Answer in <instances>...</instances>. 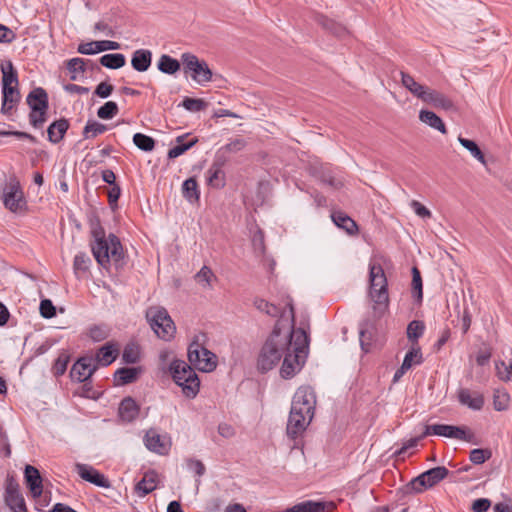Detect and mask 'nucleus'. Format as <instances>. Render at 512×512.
<instances>
[{
    "label": "nucleus",
    "mask_w": 512,
    "mask_h": 512,
    "mask_svg": "<svg viewBox=\"0 0 512 512\" xmlns=\"http://www.w3.org/2000/svg\"><path fill=\"white\" fill-rule=\"evenodd\" d=\"M69 362V356L60 354L53 364V373L55 376H61L65 373Z\"/></svg>",
    "instance_id": "13d9d810"
},
{
    "label": "nucleus",
    "mask_w": 512,
    "mask_h": 512,
    "mask_svg": "<svg viewBox=\"0 0 512 512\" xmlns=\"http://www.w3.org/2000/svg\"><path fill=\"white\" fill-rule=\"evenodd\" d=\"M212 277H214V274L212 270L207 266H203L195 275L196 281L200 284H203L204 287H210Z\"/></svg>",
    "instance_id": "bf43d9fd"
},
{
    "label": "nucleus",
    "mask_w": 512,
    "mask_h": 512,
    "mask_svg": "<svg viewBox=\"0 0 512 512\" xmlns=\"http://www.w3.org/2000/svg\"><path fill=\"white\" fill-rule=\"evenodd\" d=\"M425 330V325L423 321L413 320L407 326V338L412 345H418V339L422 337Z\"/></svg>",
    "instance_id": "a19ab883"
},
{
    "label": "nucleus",
    "mask_w": 512,
    "mask_h": 512,
    "mask_svg": "<svg viewBox=\"0 0 512 512\" xmlns=\"http://www.w3.org/2000/svg\"><path fill=\"white\" fill-rule=\"evenodd\" d=\"M26 103L30 108L29 123L35 129H41L47 121L49 108V97L47 91L42 87L32 89L27 97Z\"/></svg>",
    "instance_id": "423d86ee"
},
{
    "label": "nucleus",
    "mask_w": 512,
    "mask_h": 512,
    "mask_svg": "<svg viewBox=\"0 0 512 512\" xmlns=\"http://www.w3.org/2000/svg\"><path fill=\"white\" fill-rule=\"evenodd\" d=\"M142 373L141 367H123L114 373L116 385L123 386L135 382Z\"/></svg>",
    "instance_id": "393cba45"
},
{
    "label": "nucleus",
    "mask_w": 512,
    "mask_h": 512,
    "mask_svg": "<svg viewBox=\"0 0 512 512\" xmlns=\"http://www.w3.org/2000/svg\"><path fill=\"white\" fill-rule=\"evenodd\" d=\"M99 62L108 69H119L125 65L126 58L121 53L105 54L100 57Z\"/></svg>",
    "instance_id": "ea45409f"
},
{
    "label": "nucleus",
    "mask_w": 512,
    "mask_h": 512,
    "mask_svg": "<svg viewBox=\"0 0 512 512\" xmlns=\"http://www.w3.org/2000/svg\"><path fill=\"white\" fill-rule=\"evenodd\" d=\"M119 353L118 348L113 343L102 346L96 354V362L101 366H108L115 361Z\"/></svg>",
    "instance_id": "c756f323"
},
{
    "label": "nucleus",
    "mask_w": 512,
    "mask_h": 512,
    "mask_svg": "<svg viewBox=\"0 0 512 512\" xmlns=\"http://www.w3.org/2000/svg\"><path fill=\"white\" fill-rule=\"evenodd\" d=\"M254 305L259 311L271 317H279L278 320H281V327H287V325L284 324V312H282L279 307L261 298L255 299Z\"/></svg>",
    "instance_id": "7c9ffc66"
},
{
    "label": "nucleus",
    "mask_w": 512,
    "mask_h": 512,
    "mask_svg": "<svg viewBox=\"0 0 512 512\" xmlns=\"http://www.w3.org/2000/svg\"><path fill=\"white\" fill-rule=\"evenodd\" d=\"M189 363L201 372H212L217 367V356L208 350L196 336L187 350Z\"/></svg>",
    "instance_id": "6e6552de"
},
{
    "label": "nucleus",
    "mask_w": 512,
    "mask_h": 512,
    "mask_svg": "<svg viewBox=\"0 0 512 512\" xmlns=\"http://www.w3.org/2000/svg\"><path fill=\"white\" fill-rule=\"evenodd\" d=\"M459 143L466 148L474 158L480 161L482 164H485V157L477 143L473 140L463 138L461 136L458 137Z\"/></svg>",
    "instance_id": "49530a36"
},
{
    "label": "nucleus",
    "mask_w": 512,
    "mask_h": 512,
    "mask_svg": "<svg viewBox=\"0 0 512 512\" xmlns=\"http://www.w3.org/2000/svg\"><path fill=\"white\" fill-rule=\"evenodd\" d=\"M449 474V470L444 466L431 468L419 476L413 478L407 487L415 493L423 492L425 489L432 488Z\"/></svg>",
    "instance_id": "9b49d317"
},
{
    "label": "nucleus",
    "mask_w": 512,
    "mask_h": 512,
    "mask_svg": "<svg viewBox=\"0 0 512 512\" xmlns=\"http://www.w3.org/2000/svg\"><path fill=\"white\" fill-rule=\"evenodd\" d=\"M139 349L133 344H127L122 352V361L126 364H135L139 361Z\"/></svg>",
    "instance_id": "603ef678"
},
{
    "label": "nucleus",
    "mask_w": 512,
    "mask_h": 512,
    "mask_svg": "<svg viewBox=\"0 0 512 512\" xmlns=\"http://www.w3.org/2000/svg\"><path fill=\"white\" fill-rule=\"evenodd\" d=\"M457 398L460 404L467 406L474 411H479L484 406V396L479 392H471L467 388L459 389Z\"/></svg>",
    "instance_id": "f3484780"
},
{
    "label": "nucleus",
    "mask_w": 512,
    "mask_h": 512,
    "mask_svg": "<svg viewBox=\"0 0 512 512\" xmlns=\"http://www.w3.org/2000/svg\"><path fill=\"white\" fill-rule=\"evenodd\" d=\"M181 63L185 74H190L192 79L199 84H204L212 80V71L204 60H200L196 55L186 52L181 55Z\"/></svg>",
    "instance_id": "9d476101"
},
{
    "label": "nucleus",
    "mask_w": 512,
    "mask_h": 512,
    "mask_svg": "<svg viewBox=\"0 0 512 512\" xmlns=\"http://www.w3.org/2000/svg\"><path fill=\"white\" fill-rule=\"evenodd\" d=\"M39 310L41 316L46 319H50L56 315V308L49 299H43L40 302Z\"/></svg>",
    "instance_id": "052dcab7"
},
{
    "label": "nucleus",
    "mask_w": 512,
    "mask_h": 512,
    "mask_svg": "<svg viewBox=\"0 0 512 512\" xmlns=\"http://www.w3.org/2000/svg\"><path fill=\"white\" fill-rule=\"evenodd\" d=\"M408 362L410 369L414 364L419 365L423 362V356L419 345H412L411 349L406 353L402 363Z\"/></svg>",
    "instance_id": "8fccbe9b"
},
{
    "label": "nucleus",
    "mask_w": 512,
    "mask_h": 512,
    "mask_svg": "<svg viewBox=\"0 0 512 512\" xmlns=\"http://www.w3.org/2000/svg\"><path fill=\"white\" fill-rule=\"evenodd\" d=\"M152 63V52L148 49H138L133 52L131 66L137 72L147 71Z\"/></svg>",
    "instance_id": "b1692460"
},
{
    "label": "nucleus",
    "mask_w": 512,
    "mask_h": 512,
    "mask_svg": "<svg viewBox=\"0 0 512 512\" xmlns=\"http://www.w3.org/2000/svg\"><path fill=\"white\" fill-rule=\"evenodd\" d=\"M146 319L156 335L168 341L174 337L176 327L168 311L161 306H151L146 310Z\"/></svg>",
    "instance_id": "0eeeda50"
},
{
    "label": "nucleus",
    "mask_w": 512,
    "mask_h": 512,
    "mask_svg": "<svg viewBox=\"0 0 512 512\" xmlns=\"http://www.w3.org/2000/svg\"><path fill=\"white\" fill-rule=\"evenodd\" d=\"M24 477L32 496L34 498L40 497L43 492V485L39 470L34 466L26 465L24 470Z\"/></svg>",
    "instance_id": "a211bd4d"
},
{
    "label": "nucleus",
    "mask_w": 512,
    "mask_h": 512,
    "mask_svg": "<svg viewBox=\"0 0 512 512\" xmlns=\"http://www.w3.org/2000/svg\"><path fill=\"white\" fill-rule=\"evenodd\" d=\"M401 82L402 85L415 97L421 99L423 101L426 93L429 90V87L424 86L418 83L410 74L401 71Z\"/></svg>",
    "instance_id": "bb28decb"
},
{
    "label": "nucleus",
    "mask_w": 512,
    "mask_h": 512,
    "mask_svg": "<svg viewBox=\"0 0 512 512\" xmlns=\"http://www.w3.org/2000/svg\"><path fill=\"white\" fill-rule=\"evenodd\" d=\"M93 362L94 359L91 357H82L78 359L71 368V379L80 383L86 382L90 379L97 368Z\"/></svg>",
    "instance_id": "ddd939ff"
},
{
    "label": "nucleus",
    "mask_w": 512,
    "mask_h": 512,
    "mask_svg": "<svg viewBox=\"0 0 512 512\" xmlns=\"http://www.w3.org/2000/svg\"><path fill=\"white\" fill-rule=\"evenodd\" d=\"M119 112V108L116 102L108 101L102 105L98 111L97 116L104 120H109L115 117Z\"/></svg>",
    "instance_id": "3c124183"
},
{
    "label": "nucleus",
    "mask_w": 512,
    "mask_h": 512,
    "mask_svg": "<svg viewBox=\"0 0 512 512\" xmlns=\"http://www.w3.org/2000/svg\"><path fill=\"white\" fill-rule=\"evenodd\" d=\"M491 506V502L486 498L476 499L472 504V510L474 512H486Z\"/></svg>",
    "instance_id": "774afa93"
},
{
    "label": "nucleus",
    "mask_w": 512,
    "mask_h": 512,
    "mask_svg": "<svg viewBox=\"0 0 512 512\" xmlns=\"http://www.w3.org/2000/svg\"><path fill=\"white\" fill-rule=\"evenodd\" d=\"M145 446L148 450L165 455L169 451V444L155 431L149 430L144 437Z\"/></svg>",
    "instance_id": "6ab92c4d"
},
{
    "label": "nucleus",
    "mask_w": 512,
    "mask_h": 512,
    "mask_svg": "<svg viewBox=\"0 0 512 512\" xmlns=\"http://www.w3.org/2000/svg\"><path fill=\"white\" fill-rule=\"evenodd\" d=\"M510 403V395L505 389H495L493 393V407L496 411H505Z\"/></svg>",
    "instance_id": "c03bdc74"
},
{
    "label": "nucleus",
    "mask_w": 512,
    "mask_h": 512,
    "mask_svg": "<svg viewBox=\"0 0 512 512\" xmlns=\"http://www.w3.org/2000/svg\"><path fill=\"white\" fill-rule=\"evenodd\" d=\"M423 102H426L435 108L450 111L454 109L453 101L443 93L430 89L426 93Z\"/></svg>",
    "instance_id": "aec40b11"
},
{
    "label": "nucleus",
    "mask_w": 512,
    "mask_h": 512,
    "mask_svg": "<svg viewBox=\"0 0 512 512\" xmlns=\"http://www.w3.org/2000/svg\"><path fill=\"white\" fill-rule=\"evenodd\" d=\"M140 411L139 405L132 397H125L119 405L118 414L122 421L132 422L134 421Z\"/></svg>",
    "instance_id": "412c9836"
},
{
    "label": "nucleus",
    "mask_w": 512,
    "mask_h": 512,
    "mask_svg": "<svg viewBox=\"0 0 512 512\" xmlns=\"http://www.w3.org/2000/svg\"><path fill=\"white\" fill-rule=\"evenodd\" d=\"M293 399L296 400L297 405H306L309 407H315L316 405V396L311 387L298 388Z\"/></svg>",
    "instance_id": "c9c22d12"
},
{
    "label": "nucleus",
    "mask_w": 512,
    "mask_h": 512,
    "mask_svg": "<svg viewBox=\"0 0 512 512\" xmlns=\"http://www.w3.org/2000/svg\"><path fill=\"white\" fill-rule=\"evenodd\" d=\"M310 422L307 416L296 412V409L290 410L286 428L288 437L296 439L306 430Z\"/></svg>",
    "instance_id": "dca6fc26"
},
{
    "label": "nucleus",
    "mask_w": 512,
    "mask_h": 512,
    "mask_svg": "<svg viewBox=\"0 0 512 512\" xmlns=\"http://www.w3.org/2000/svg\"><path fill=\"white\" fill-rule=\"evenodd\" d=\"M4 501L13 512H28L19 484L12 477L6 480Z\"/></svg>",
    "instance_id": "f8f14e48"
},
{
    "label": "nucleus",
    "mask_w": 512,
    "mask_h": 512,
    "mask_svg": "<svg viewBox=\"0 0 512 512\" xmlns=\"http://www.w3.org/2000/svg\"><path fill=\"white\" fill-rule=\"evenodd\" d=\"M91 264L90 257L85 252H79L74 257L73 268L74 272H86Z\"/></svg>",
    "instance_id": "864d4df0"
},
{
    "label": "nucleus",
    "mask_w": 512,
    "mask_h": 512,
    "mask_svg": "<svg viewBox=\"0 0 512 512\" xmlns=\"http://www.w3.org/2000/svg\"><path fill=\"white\" fill-rule=\"evenodd\" d=\"M20 101V93L17 88H10V93L5 95V90L2 89V105L1 113L10 115L14 106Z\"/></svg>",
    "instance_id": "72a5a7b5"
},
{
    "label": "nucleus",
    "mask_w": 512,
    "mask_h": 512,
    "mask_svg": "<svg viewBox=\"0 0 512 512\" xmlns=\"http://www.w3.org/2000/svg\"><path fill=\"white\" fill-rule=\"evenodd\" d=\"M316 21L319 25H321L325 30L329 31L333 35L337 37H342L347 33V30L344 26L335 21L328 19L323 15H318L316 17Z\"/></svg>",
    "instance_id": "4c0bfd02"
},
{
    "label": "nucleus",
    "mask_w": 512,
    "mask_h": 512,
    "mask_svg": "<svg viewBox=\"0 0 512 512\" xmlns=\"http://www.w3.org/2000/svg\"><path fill=\"white\" fill-rule=\"evenodd\" d=\"M90 62V60H85L83 58L75 57L67 61L66 68L70 73H72L70 79L75 81L77 79L76 73H84L86 71V64Z\"/></svg>",
    "instance_id": "de8ad7c7"
},
{
    "label": "nucleus",
    "mask_w": 512,
    "mask_h": 512,
    "mask_svg": "<svg viewBox=\"0 0 512 512\" xmlns=\"http://www.w3.org/2000/svg\"><path fill=\"white\" fill-rule=\"evenodd\" d=\"M181 105L190 112H199L207 107V102L203 99L185 97Z\"/></svg>",
    "instance_id": "6e6d98bb"
},
{
    "label": "nucleus",
    "mask_w": 512,
    "mask_h": 512,
    "mask_svg": "<svg viewBox=\"0 0 512 512\" xmlns=\"http://www.w3.org/2000/svg\"><path fill=\"white\" fill-rule=\"evenodd\" d=\"M324 510V502L307 500L287 508L284 512H323Z\"/></svg>",
    "instance_id": "e433bc0d"
},
{
    "label": "nucleus",
    "mask_w": 512,
    "mask_h": 512,
    "mask_svg": "<svg viewBox=\"0 0 512 512\" xmlns=\"http://www.w3.org/2000/svg\"><path fill=\"white\" fill-rule=\"evenodd\" d=\"M370 296L372 300L384 309L388 307V283L381 264L370 263L369 265Z\"/></svg>",
    "instance_id": "1a4fd4ad"
},
{
    "label": "nucleus",
    "mask_w": 512,
    "mask_h": 512,
    "mask_svg": "<svg viewBox=\"0 0 512 512\" xmlns=\"http://www.w3.org/2000/svg\"><path fill=\"white\" fill-rule=\"evenodd\" d=\"M492 456L490 449L477 448L470 452L469 459L473 464L480 465L489 460Z\"/></svg>",
    "instance_id": "5fc2aeb1"
},
{
    "label": "nucleus",
    "mask_w": 512,
    "mask_h": 512,
    "mask_svg": "<svg viewBox=\"0 0 512 512\" xmlns=\"http://www.w3.org/2000/svg\"><path fill=\"white\" fill-rule=\"evenodd\" d=\"M113 85L107 82H101L96 86L94 94L100 98H108L113 92Z\"/></svg>",
    "instance_id": "338daca9"
},
{
    "label": "nucleus",
    "mask_w": 512,
    "mask_h": 512,
    "mask_svg": "<svg viewBox=\"0 0 512 512\" xmlns=\"http://www.w3.org/2000/svg\"><path fill=\"white\" fill-rule=\"evenodd\" d=\"M194 369L191 364L175 358L168 366L173 381L182 388L183 394L189 399L195 398L200 390V380Z\"/></svg>",
    "instance_id": "20e7f679"
},
{
    "label": "nucleus",
    "mask_w": 512,
    "mask_h": 512,
    "mask_svg": "<svg viewBox=\"0 0 512 512\" xmlns=\"http://www.w3.org/2000/svg\"><path fill=\"white\" fill-rule=\"evenodd\" d=\"M289 323L286 328L281 327V320H277L271 334L264 342L258 359L257 368L262 373L272 370L283 358L287 350H291V344L296 337L295 312L292 302H288Z\"/></svg>",
    "instance_id": "f257e3e1"
},
{
    "label": "nucleus",
    "mask_w": 512,
    "mask_h": 512,
    "mask_svg": "<svg viewBox=\"0 0 512 512\" xmlns=\"http://www.w3.org/2000/svg\"><path fill=\"white\" fill-rule=\"evenodd\" d=\"M182 194L190 203H194L199 200L200 190L195 177H190L183 182Z\"/></svg>",
    "instance_id": "473e14b6"
},
{
    "label": "nucleus",
    "mask_w": 512,
    "mask_h": 512,
    "mask_svg": "<svg viewBox=\"0 0 512 512\" xmlns=\"http://www.w3.org/2000/svg\"><path fill=\"white\" fill-rule=\"evenodd\" d=\"M419 119L421 122L427 124L428 126H430L433 129L438 130L442 134L447 133V129H446L444 122L433 111L421 110L419 112Z\"/></svg>",
    "instance_id": "2f4dec72"
},
{
    "label": "nucleus",
    "mask_w": 512,
    "mask_h": 512,
    "mask_svg": "<svg viewBox=\"0 0 512 512\" xmlns=\"http://www.w3.org/2000/svg\"><path fill=\"white\" fill-rule=\"evenodd\" d=\"M157 68L164 74L172 75L180 70L181 63L177 59L167 54H163L158 60Z\"/></svg>",
    "instance_id": "f704fd0d"
},
{
    "label": "nucleus",
    "mask_w": 512,
    "mask_h": 512,
    "mask_svg": "<svg viewBox=\"0 0 512 512\" xmlns=\"http://www.w3.org/2000/svg\"><path fill=\"white\" fill-rule=\"evenodd\" d=\"M412 296L416 302L421 303L423 299L422 277L417 267L412 268Z\"/></svg>",
    "instance_id": "37998d69"
},
{
    "label": "nucleus",
    "mask_w": 512,
    "mask_h": 512,
    "mask_svg": "<svg viewBox=\"0 0 512 512\" xmlns=\"http://www.w3.org/2000/svg\"><path fill=\"white\" fill-rule=\"evenodd\" d=\"M451 438L466 442H473L474 434L469 432L465 427L454 426Z\"/></svg>",
    "instance_id": "680f3d73"
},
{
    "label": "nucleus",
    "mask_w": 512,
    "mask_h": 512,
    "mask_svg": "<svg viewBox=\"0 0 512 512\" xmlns=\"http://www.w3.org/2000/svg\"><path fill=\"white\" fill-rule=\"evenodd\" d=\"M509 365L504 361H497L495 363L496 376L504 382L510 381V375L508 373Z\"/></svg>",
    "instance_id": "0e129e2a"
},
{
    "label": "nucleus",
    "mask_w": 512,
    "mask_h": 512,
    "mask_svg": "<svg viewBox=\"0 0 512 512\" xmlns=\"http://www.w3.org/2000/svg\"><path fill=\"white\" fill-rule=\"evenodd\" d=\"M331 218L337 227L345 230L350 235H354L358 231L356 222L342 211H334Z\"/></svg>",
    "instance_id": "c85d7f7f"
},
{
    "label": "nucleus",
    "mask_w": 512,
    "mask_h": 512,
    "mask_svg": "<svg viewBox=\"0 0 512 512\" xmlns=\"http://www.w3.org/2000/svg\"><path fill=\"white\" fill-rule=\"evenodd\" d=\"M309 346V337L302 328L296 329V337L291 344V350H287L283 356V363L280 369L281 377L290 379L294 377L303 367Z\"/></svg>",
    "instance_id": "7ed1b4c3"
},
{
    "label": "nucleus",
    "mask_w": 512,
    "mask_h": 512,
    "mask_svg": "<svg viewBox=\"0 0 512 512\" xmlns=\"http://www.w3.org/2000/svg\"><path fill=\"white\" fill-rule=\"evenodd\" d=\"M107 129L108 127L105 124L89 120L83 129L82 135L84 139H91L103 134Z\"/></svg>",
    "instance_id": "79ce46f5"
},
{
    "label": "nucleus",
    "mask_w": 512,
    "mask_h": 512,
    "mask_svg": "<svg viewBox=\"0 0 512 512\" xmlns=\"http://www.w3.org/2000/svg\"><path fill=\"white\" fill-rule=\"evenodd\" d=\"M89 336L93 341L100 342L107 338L108 332L103 326H93L89 329Z\"/></svg>",
    "instance_id": "69168bd1"
},
{
    "label": "nucleus",
    "mask_w": 512,
    "mask_h": 512,
    "mask_svg": "<svg viewBox=\"0 0 512 512\" xmlns=\"http://www.w3.org/2000/svg\"><path fill=\"white\" fill-rule=\"evenodd\" d=\"M2 71V89L5 90V95L10 93V88H17L18 73L14 68L11 61H7L6 64L1 65Z\"/></svg>",
    "instance_id": "5701e85b"
},
{
    "label": "nucleus",
    "mask_w": 512,
    "mask_h": 512,
    "mask_svg": "<svg viewBox=\"0 0 512 512\" xmlns=\"http://www.w3.org/2000/svg\"><path fill=\"white\" fill-rule=\"evenodd\" d=\"M95 44V52L100 53L107 50H118L120 48V44L111 40H101V41H93Z\"/></svg>",
    "instance_id": "e2e57ef3"
},
{
    "label": "nucleus",
    "mask_w": 512,
    "mask_h": 512,
    "mask_svg": "<svg viewBox=\"0 0 512 512\" xmlns=\"http://www.w3.org/2000/svg\"><path fill=\"white\" fill-rule=\"evenodd\" d=\"M91 251L96 262L104 269L108 270L113 263L116 269L123 268L126 264L125 253L120 239L113 233L106 236L105 229L100 220L96 218L91 221Z\"/></svg>",
    "instance_id": "f03ea898"
},
{
    "label": "nucleus",
    "mask_w": 512,
    "mask_h": 512,
    "mask_svg": "<svg viewBox=\"0 0 512 512\" xmlns=\"http://www.w3.org/2000/svg\"><path fill=\"white\" fill-rule=\"evenodd\" d=\"M133 143L142 151L150 152L155 147V140L143 133H136L133 136Z\"/></svg>",
    "instance_id": "09e8293b"
},
{
    "label": "nucleus",
    "mask_w": 512,
    "mask_h": 512,
    "mask_svg": "<svg viewBox=\"0 0 512 512\" xmlns=\"http://www.w3.org/2000/svg\"><path fill=\"white\" fill-rule=\"evenodd\" d=\"M453 429H454V425H447V424L427 425L423 432V436L437 435V436H444L447 438H451Z\"/></svg>",
    "instance_id": "a18cd8bd"
},
{
    "label": "nucleus",
    "mask_w": 512,
    "mask_h": 512,
    "mask_svg": "<svg viewBox=\"0 0 512 512\" xmlns=\"http://www.w3.org/2000/svg\"><path fill=\"white\" fill-rule=\"evenodd\" d=\"M184 138H185V135L178 136L176 138L177 145L172 147L168 151L169 159H174V158L179 157L180 155L184 154L187 150L192 148L198 142L197 138H193L190 141H188L187 143H183Z\"/></svg>",
    "instance_id": "58836bf2"
},
{
    "label": "nucleus",
    "mask_w": 512,
    "mask_h": 512,
    "mask_svg": "<svg viewBox=\"0 0 512 512\" xmlns=\"http://www.w3.org/2000/svg\"><path fill=\"white\" fill-rule=\"evenodd\" d=\"M69 126V121L65 118L52 122L47 129L48 140L55 144L59 143L64 138Z\"/></svg>",
    "instance_id": "cd10ccee"
},
{
    "label": "nucleus",
    "mask_w": 512,
    "mask_h": 512,
    "mask_svg": "<svg viewBox=\"0 0 512 512\" xmlns=\"http://www.w3.org/2000/svg\"><path fill=\"white\" fill-rule=\"evenodd\" d=\"M4 207L14 214H25L28 210L22 186L16 175L9 176L0 192Z\"/></svg>",
    "instance_id": "39448f33"
},
{
    "label": "nucleus",
    "mask_w": 512,
    "mask_h": 512,
    "mask_svg": "<svg viewBox=\"0 0 512 512\" xmlns=\"http://www.w3.org/2000/svg\"><path fill=\"white\" fill-rule=\"evenodd\" d=\"M76 470L79 476L89 483L102 488H109L111 486L110 481L104 474L88 464L77 463Z\"/></svg>",
    "instance_id": "4468645a"
},
{
    "label": "nucleus",
    "mask_w": 512,
    "mask_h": 512,
    "mask_svg": "<svg viewBox=\"0 0 512 512\" xmlns=\"http://www.w3.org/2000/svg\"><path fill=\"white\" fill-rule=\"evenodd\" d=\"M319 178L322 183L329 185L334 189H340L343 186L342 180L336 177L330 170H323L320 173Z\"/></svg>",
    "instance_id": "4d7b16f0"
},
{
    "label": "nucleus",
    "mask_w": 512,
    "mask_h": 512,
    "mask_svg": "<svg viewBox=\"0 0 512 512\" xmlns=\"http://www.w3.org/2000/svg\"><path fill=\"white\" fill-rule=\"evenodd\" d=\"M247 145V142L243 138H234L231 139L229 143L225 144L224 146L220 147L217 151L215 156L217 158H221L224 162L227 163L229 160V154H236L240 151H242Z\"/></svg>",
    "instance_id": "a878e982"
},
{
    "label": "nucleus",
    "mask_w": 512,
    "mask_h": 512,
    "mask_svg": "<svg viewBox=\"0 0 512 512\" xmlns=\"http://www.w3.org/2000/svg\"><path fill=\"white\" fill-rule=\"evenodd\" d=\"M225 164L226 162L215 156L211 166L206 172L209 186L216 189H221L226 185V175L223 170Z\"/></svg>",
    "instance_id": "2eb2a0df"
},
{
    "label": "nucleus",
    "mask_w": 512,
    "mask_h": 512,
    "mask_svg": "<svg viewBox=\"0 0 512 512\" xmlns=\"http://www.w3.org/2000/svg\"><path fill=\"white\" fill-rule=\"evenodd\" d=\"M158 473L155 470L147 471L143 478L135 485V492L144 497L157 487Z\"/></svg>",
    "instance_id": "4be33fe9"
}]
</instances>
